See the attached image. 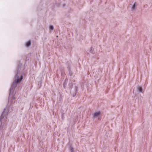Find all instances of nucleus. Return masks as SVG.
Here are the masks:
<instances>
[{
	"label": "nucleus",
	"instance_id": "nucleus-1",
	"mask_svg": "<svg viewBox=\"0 0 152 152\" xmlns=\"http://www.w3.org/2000/svg\"><path fill=\"white\" fill-rule=\"evenodd\" d=\"M23 77H15L14 82L11 86L10 89V95L14 91V89L18 83H20L23 79Z\"/></svg>",
	"mask_w": 152,
	"mask_h": 152
},
{
	"label": "nucleus",
	"instance_id": "nucleus-2",
	"mask_svg": "<svg viewBox=\"0 0 152 152\" xmlns=\"http://www.w3.org/2000/svg\"><path fill=\"white\" fill-rule=\"evenodd\" d=\"M137 89L139 92L142 93H143V89L142 87L138 86L137 87Z\"/></svg>",
	"mask_w": 152,
	"mask_h": 152
},
{
	"label": "nucleus",
	"instance_id": "nucleus-3",
	"mask_svg": "<svg viewBox=\"0 0 152 152\" xmlns=\"http://www.w3.org/2000/svg\"><path fill=\"white\" fill-rule=\"evenodd\" d=\"M100 115V112H96L94 113V117H96L99 116Z\"/></svg>",
	"mask_w": 152,
	"mask_h": 152
},
{
	"label": "nucleus",
	"instance_id": "nucleus-4",
	"mask_svg": "<svg viewBox=\"0 0 152 152\" xmlns=\"http://www.w3.org/2000/svg\"><path fill=\"white\" fill-rule=\"evenodd\" d=\"M67 82H68V79H66L65 80L63 84V87L64 88H65L66 86V85Z\"/></svg>",
	"mask_w": 152,
	"mask_h": 152
},
{
	"label": "nucleus",
	"instance_id": "nucleus-5",
	"mask_svg": "<svg viewBox=\"0 0 152 152\" xmlns=\"http://www.w3.org/2000/svg\"><path fill=\"white\" fill-rule=\"evenodd\" d=\"M31 45V42L30 41H28L26 44V45L27 47Z\"/></svg>",
	"mask_w": 152,
	"mask_h": 152
},
{
	"label": "nucleus",
	"instance_id": "nucleus-6",
	"mask_svg": "<svg viewBox=\"0 0 152 152\" xmlns=\"http://www.w3.org/2000/svg\"><path fill=\"white\" fill-rule=\"evenodd\" d=\"M72 86V84L71 83H69V89L71 88Z\"/></svg>",
	"mask_w": 152,
	"mask_h": 152
},
{
	"label": "nucleus",
	"instance_id": "nucleus-7",
	"mask_svg": "<svg viewBox=\"0 0 152 152\" xmlns=\"http://www.w3.org/2000/svg\"><path fill=\"white\" fill-rule=\"evenodd\" d=\"M50 30H53V27L52 26H50Z\"/></svg>",
	"mask_w": 152,
	"mask_h": 152
},
{
	"label": "nucleus",
	"instance_id": "nucleus-8",
	"mask_svg": "<svg viewBox=\"0 0 152 152\" xmlns=\"http://www.w3.org/2000/svg\"><path fill=\"white\" fill-rule=\"evenodd\" d=\"M71 150V152H74V151L73 148L72 147H71V150Z\"/></svg>",
	"mask_w": 152,
	"mask_h": 152
},
{
	"label": "nucleus",
	"instance_id": "nucleus-9",
	"mask_svg": "<svg viewBox=\"0 0 152 152\" xmlns=\"http://www.w3.org/2000/svg\"><path fill=\"white\" fill-rule=\"evenodd\" d=\"M135 7H136V4H135V3L134 4V5H133V7H132L133 9H135Z\"/></svg>",
	"mask_w": 152,
	"mask_h": 152
},
{
	"label": "nucleus",
	"instance_id": "nucleus-10",
	"mask_svg": "<svg viewBox=\"0 0 152 152\" xmlns=\"http://www.w3.org/2000/svg\"><path fill=\"white\" fill-rule=\"evenodd\" d=\"M4 112H3L2 114V115H1V117H3V115H4Z\"/></svg>",
	"mask_w": 152,
	"mask_h": 152
},
{
	"label": "nucleus",
	"instance_id": "nucleus-11",
	"mask_svg": "<svg viewBox=\"0 0 152 152\" xmlns=\"http://www.w3.org/2000/svg\"><path fill=\"white\" fill-rule=\"evenodd\" d=\"M76 95V94H75L73 95V96H75Z\"/></svg>",
	"mask_w": 152,
	"mask_h": 152
},
{
	"label": "nucleus",
	"instance_id": "nucleus-12",
	"mask_svg": "<svg viewBox=\"0 0 152 152\" xmlns=\"http://www.w3.org/2000/svg\"><path fill=\"white\" fill-rule=\"evenodd\" d=\"M77 87H76V88H75V90H77Z\"/></svg>",
	"mask_w": 152,
	"mask_h": 152
},
{
	"label": "nucleus",
	"instance_id": "nucleus-13",
	"mask_svg": "<svg viewBox=\"0 0 152 152\" xmlns=\"http://www.w3.org/2000/svg\"><path fill=\"white\" fill-rule=\"evenodd\" d=\"M13 98L14 99H15V97H13Z\"/></svg>",
	"mask_w": 152,
	"mask_h": 152
}]
</instances>
